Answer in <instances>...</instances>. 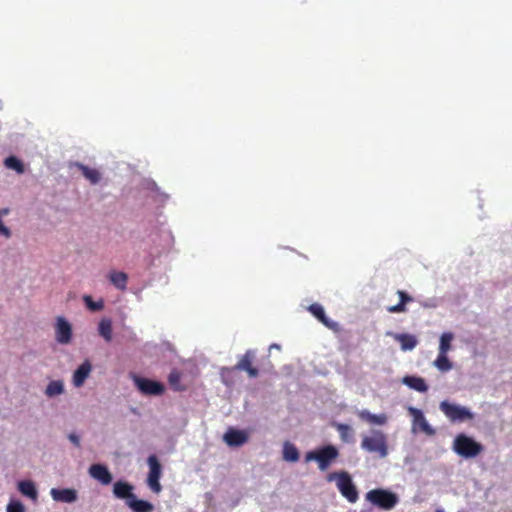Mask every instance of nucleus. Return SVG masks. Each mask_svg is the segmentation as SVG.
<instances>
[{
	"label": "nucleus",
	"mask_w": 512,
	"mask_h": 512,
	"mask_svg": "<svg viewBox=\"0 0 512 512\" xmlns=\"http://www.w3.org/2000/svg\"><path fill=\"white\" fill-rule=\"evenodd\" d=\"M338 449L333 445H326L305 454V461H316L321 471L327 470L331 464L338 458Z\"/></svg>",
	"instance_id": "obj_2"
},
{
	"label": "nucleus",
	"mask_w": 512,
	"mask_h": 512,
	"mask_svg": "<svg viewBox=\"0 0 512 512\" xmlns=\"http://www.w3.org/2000/svg\"><path fill=\"white\" fill-rule=\"evenodd\" d=\"M5 166L8 169L16 171L18 174L24 173V165L21 160L15 156H9L4 161Z\"/></svg>",
	"instance_id": "obj_31"
},
{
	"label": "nucleus",
	"mask_w": 512,
	"mask_h": 512,
	"mask_svg": "<svg viewBox=\"0 0 512 512\" xmlns=\"http://www.w3.org/2000/svg\"><path fill=\"white\" fill-rule=\"evenodd\" d=\"M397 294L400 298V302L396 305L387 307V311L390 313H403L406 312V304L413 301V298L405 291L398 290Z\"/></svg>",
	"instance_id": "obj_20"
},
{
	"label": "nucleus",
	"mask_w": 512,
	"mask_h": 512,
	"mask_svg": "<svg viewBox=\"0 0 512 512\" xmlns=\"http://www.w3.org/2000/svg\"><path fill=\"white\" fill-rule=\"evenodd\" d=\"M309 311L315 316L321 323H323L328 328H333L336 324L331 322L325 314L324 308L317 303H314L309 306Z\"/></svg>",
	"instance_id": "obj_22"
},
{
	"label": "nucleus",
	"mask_w": 512,
	"mask_h": 512,
	"mask_svg": "<svg viewBox=\"0 0 512 512\" xmlns=\"http://www.w3.org/2000/svg\"><path fill=\"white\" fill-rule=\"evenodd\" d=\"M134 382L138 390L144 395L158 396L163 394L165 391L164 385L158 381L142 377H135Z\"/></svg>",
	"instance_id": "obj_8"
},
{
	"label": "nucleus",
	"mask_w": 512,
	"mask_h": 512,
	"mask_svg": "<svg viewBox=\"0 0 512 512\" xmlns=\"http://www.w3.org/2000/svg\"><path fill=\"white\" fill-rule=\"evenodd\" d=\"M334 427L338 431L340 435V439L345 443L353 442L354 432L353 429L348 424L343 423H335Z\"/></svg>",
	"instance_id": "obj_25"
},
{
	"label": "nucleus",
	"mask_w": 512,
	"mask_h": 512,
	"mask_svg": "<svg viewBox=\"0 0 512 512\" xmlns=\"http://www.w3.org/2000/svg\"><path fill=\"white\" fill-rule=\"evenodd\" d=\"M224 441L230 447H239L248 441V436L244 431L230 428L224 434Z\"/></svg>",
	"instance_id": "obj_13"
},
{
	"label": "nucleus",
	"mask_w": 512,
	"mask_h": 512,
	"mask_svg": "<svg viewBox=\"0 0 512 512\" xmlns=\"http://www.w3.org/2000/svg\"><path fill=\"white\" fill-rule=\"evenodd\" d=\"M358 417L362 420L367 422L368 424L372 425H384L387 422V415L382 414H372L368 410H361L358 412Z\"/></svg>",
	"instance_id": "obj_18"
},
{
	"label": "nucleus",
	"mask_w": 512,
	"mask_h": 512,
	"mask_svg": "<svg viewBox=\"0 0 512 512\" xmlns=\"http://www.w3.org/2000/svg\"><path fill=\"white\" fill-rule=\"evenodd\" d=\"M299 452L292 443L285 442L283 446V459L288 462H297L299 460Z\"/></svg>",
	"instance_id": "obj_27"
},
{
	"label": "nucleus",
	"mask_w": 512,
	"mask_h": 512,
	"mask_svg": "<svg viewBox=\"0 0 512 512\" xmlns=\"http://www.w3.org/2000/svg\"><path fill=\"white\" fill-rule=\"evenodd\" d=\"M402 381L409 388L414 389L418 392H427L428 390V386L425 380L421 377L405 376Z\"/></svg>",
	"instance_id": "obj_21"
},
{
	"label": "nucleus",
	"mask_w": 512,
	"mask_h": 512,
	"mask_svg": "<svg viewBox=\"0 0 512 512\" xmlns=\"http://www.w3.org/2000/svg\"><path fill=\"white\" fill-rule=\"evenodd\" d=\"M83 300L86 304V307L91 311H100L104 307L103 300H99V301L95 302V301H93L92 297L89 295H85L83 297Z\"/></svg>",
	"instance_id": "obj_34"
},
{
	"label": "nucleus",
	"mask_w": 512,
	"mask_h": 512,
	"mask_svg": "<svg viewBox=\"0 0 512 512\" xmlns=\"http://www.w3.org/2000/svg\"><path fill=\"white\" fill-rule=\"evenodd\" d=\"M483 446L464 433L458 434L453 441V450L464 458H474L483 451Z\"/></svg>",
	"instance_id": "obj_3"
},
{
	"label": "nucleus",
	"mask_w": 512,
	"mask_h": 512,
	"mask_svg": "<svg viewBox=\"0 0 512 512\" xmlns=\"http://www.w3.org/2000/svg\"><path fill=\"white\" fill-rule=\"evenodd\" d=\"M50 494L53 500L57 502L72 503L77 500V491L71 488H53L51 489Z\"/></svg>",
	"instance_id": "obj_15"
},
{
	"label": "nucleus",
	"mask_w": 512,
	"mask_h": 512,
	"mask_svg": "<svg viewBox=\"0 0 512 512\" xmlns=\"http://www.w3.org/2000/svg\"><path fill=\"white\" fill-rule=\"evenodd\" d=\"M409 411L413 415L414 429L417 427L419 430L426 433L427 435L435 434V430L429 425L422 411L412 407L409 409Z\"/></svg>",
	"instance_id": "obj_12"
},
{
	"label": "nucleus",
	"mask_w": 512,
	"mask_h": 512,
	"mask_svg": "<svg viewBox=\"0 0 512 512\" xmlns=\"http://www.w3.org/2000/svg\"><path fill=\"white\" fill-rule=\"evenodd\" d=\"M69 440L77 447L80 446V439L77 435L75 434H70L69 435Z\"/></svg>",
	"instance_id": "obj_37"
},
{
	"label": "nucleus",
	"mask_w": 512,
	"mask_h": 512,
	"mask_svg": "<svg viewBox=\"0 0 512 512\" xmlns=\"http://www.w3.org/2000/svg\"><path fill=\"white\" fill-rule=\"evenodd\" d=\"M18 489L24 496H27L31 499L37 498V495H38L37 489L32 481H29V480L20 481L18 483Z\"/></svg>",
	"instance_id": "obj_26"
},
{
	"label": "nucleus",
	"mask_w": 512,
	"mask_h": 512,
	"mask_svg": "<svg viewBox=\"0 0 512 512\" xmlns=\"http://www.w3.org/2000/svg\"><path fill=\"white\" fill-rule=\"evenodd\" d=\"M361 448L369 453H376L381 458L388 455L387 437L381 430H372L370 435L362 438Z\"/></svg>",
	"instance_id": "obj_1"
},
{
	"label": "nucleus",
	"mask_w": 512,
	"mask_h": 512,
	"mask_svg": "<svg viewBox=\"0 0 512 512\" xmlns=\"http://www.w3.org/2000/svg\"><path fill=\"white\" fill-rule=\"evenodd\" d=\"M9 214L8 208L0 209V235L4 236L5 238L11 237V231L8 227H6L2 221V217Z\"/></svg>",
	"instance_id": "obj_35"
},
{
	"label": "nucleus",
	"mask_w": 512,
	"mask_h": 512,
	"mask_svg": "<svg viewBox=\"0 0 512 512\" xmlns=\"http://www.w3.org/2000/svg\"><path fill=\"white\" fill-rule=\"evenodd\" d=\"M90 476L102 485H109L112 482V474L103 464H92L89 467Z\"/></svg>",
	"instance_id": "obj_11"
},
{
	"label": "nucleus",
	"mask_w": 512,
	"mask_h": 512,
	"mask_svg": "<svg viewBox=\"0 0 512 512\" xmlns=\"http://www.w3.org/2000/svg\"><path fill=\"white\" fill-rule=\"evenodd\" d=\"M64 392V384L61 380H53L51 381L45 390V394L48 397H54L62 394Z\"/></svg>",
	"instance_id": "obj_30"
},
{
	"label": "nucleus",
	"mask_w": 512,
	"mask_h": 512,
	"mask_svg": "<svg viewBox=\"0 0 512 512\" xmlns=\"http://www.w3.org/2000/svg\"><path fill=\"white\" fill-rule=\"evenodd\" d=\"M440 410L452 422H463L465 420H472L473 413L466 407L443 401L440 403Z\"/></svg>",
	"instance_id": "obj_6"
},
{
	"label": "nucleus",
	"mask_w": 512,
	"mask_h": 512,
	"mask_svg": "<svg viewBox=\"0 0 512 512\" xmlns=\"http://www.w3.org/2000/svg\"><path fill=\"white\" fill-rule=\"evenodd\" d=\"M453 334L450 332H445L440 337V344H439V353L441 354H447L448 351L451 349V342L453 340Z\"/></svg>",
	"instance_id": "obj_33"
},
{
	"label": "nucleus",
	"mask_w": 512,
	"mask_h": 512,
	"mask_svg": "<svg viewBox=\"0 0 512 512\" xmlns=\"http://www.w3.org/2000/svg\"><path fill=\"white\" fill-rule=\"evenodd\" d=\"M182 380V373L178 369H173L169 376H168V382L170 386L176 390V391H183L185 390V387L181 384Z\"/></svg>",
	"instance_id": "obj_29"
},
{
	"label": "nucleus",
	"mask_w": 512,
	"mask_h": 512,
	"mask_svg": "<svg viewBox=\"0 0 512 512\" xmlns=\"http://www.w3.org/2000/svg\"><path fill=\"white\" fill-rule=\"evenodd\" d=\"M7 512H25V508L20 501H11L7 505Z\"/></svg>",
	"instance_id": "obj_36"
},
{
	"label": "nucleus",
	"mask_w": 512,
	"mask_h": 512,
	"mask_svg": "<svg viewBox=\"0 0 512 512\" xmlns=\"http://www.w3.org/2000/svg\"><path fill=\"white\" fill-rule=\"evenodd\" d=\"M254 358V352L251 350L246 351V353L241 357L238 363L233 367V370L237 371H246L249 377L255 378L258 376L259 371L257 368L252 366V360Z\"/></svg>",
	"instance_id": "obj_10"
},
{
	"label": "nucleus",
	"mask_w": 512,
	"mask_h": 512,
	"mask_svg": "<svg viewBox=\"0 0 512 512\" xmlns=\"http://www.w3.org/2000/svg\"><path fill=\"white\" fill-rule=\"evenodd\" d=\"M134 486L126 481H116L113 484V494L118 499H123L127 501H130L131 498L135 495L133 493Z\"/></svg>",
	"instance_id": "obj_14"
},
{
	"label": "nucleus",
	"mask_w": 512,
	"mask_h": 512,
	"mask_svg": "<svg viewBox=\"0 0 512 512\" xmlns=\"http://www.w3.org/2000/svg\"><path fill=\"white\" fill-rule=\"evenodd\" d=\"M366 499L374 506L386 511L393 509L399 502L395 493L381 488L367 492Z\"/></svg>",
	"instance_id": "obj_5"
},
{
	"label": "nucleus",
	"mask_w": 512,
	"mask_h": 512,
	"mask_svg": "<svg viewBox=\"0 0 512 512\" xmlns=\"http://www.w3.org/2000/svg\"><path fill=\"white\" fill-rule=\"evenodd\" d=\"M109 280L119 290H125L127 287L128 276L124 272L112 271L109 274Z\"/></svg>",
	"instance_id": "obj_23"
},
{
	"label": "nucleus",
	"mask_w": 512,
	"mask_h": 512,
	"mask_svg": "<svg viewBox=\"0 0 512 512\" xmlns=\"http://www.w3.org/2000/svg\"><path fill=\"white\" fill-rule=\"evenodd\" d=\"M92 370V365L89 360H85L73 374V384L75 387H81Z\"/></svg>",
	"instance_id": "obj_16"
},
{
	"label": "nucleus",
	"mask_w": 512,
	"mask_h": 512,
	"mask_svg": "<svg viewBox=\"0 0 512 512\" xmlns=\"http://www.w3.org/2000/svg\"><path fill=\"white\" fill-rule=\"evenodd\" d=\"M112 321L109 318H103L99 322L98 332L101 337L104 338L106 342H110L112 340Z\"/></svg>",
	"instance_id": "obj_24"
},
{
	"label": "nucleus",
	"mask_w": 512,
	"mask_h": 512,
	"mask_svg": "<svg viewBox=\"0 0 512 512\" xmlns=\"http://www.w3.org/2000/svg\"><path fill=\"white\" fill-rule=\"evenodd\" d=\"M55 338L60 344H68L72 339V327L63 317H57Z\"/></svg>",
	"instance_id": "obj_9"
},
{
	"label": "nucleus",
	"mask_w": 512,
	"mask_h": 512,
	"mask_svg": "<svg viewBox=\"0 0 512 512\" xmlns=\"http://www.w3.org/2000/svg\"><path fill=\"white\" fill-rule=\"evenodd\" d=\"M149 466V473L147 477V484L154 493H159L162 490V486L159 482L162 467L156 455H150L147 459Z\"/></svg>",
	"instance_id": "obj_7"
},
{
	"label": "nucleus",
	"mask_w": 512,
	"mask_h": 512,
	"mask_svg": "<svg viewBox=\"0 0 512 512\" xmlns=\"http://www.w3.org/2000/svg\"><path fill=\"white\" fill-rule=\"evenodd\" d=\"M435 367L442 371L447 372L452 369V363L447 357V354H441L439 353L436 360L434 361Z\"/></svg>",
	"instance_id": "obj_32"
},
{
	"label": "nucleus",
	"mask_w": 512,
	"mask_h": 512,
	"mask_svg": "<svg viewBox=\"0 0 512 512\" xmlns=\"http://www.w3.org/2000/svg\"><path fill=\"white\" fill-rule=\"evenodd\" d=\"M126 505L133 512H152L154 510L152 503L146 500L137 499L136 495H134L130 501H127Z\"/></svg>",
	"instance_id": "obj_19"
},
{
	"label": "nucleus",
	"mask_w": 512,
	"mask_h": 512,
	"mask_svg": "<svg viewBox=\"0 0 512 512\" xmlns=\"http://www.w3.org/2000/svg\"><path fill=\"white\" fill-rule=\"evenodd\" d=\"M83 176L90 181L91 184H97L101 179V174L98 170L89 168L83 164H78Z\"/></svg>",
	"instance_id": "obj_28"
},
{
	"label": "nucleus",
	"mask_w": 512,
	"mask_h": 512,
	"mask_svg": "<svg viewBox=\"0 0 512 512\" xmlns=\"http://www.w3.org/2000/svg\"><path fill=\"white\" fill-rule=\"evenodd\" d=\"M328 480H336V485L343 497H345L350 503H355L358 498V491L354 485L351 476L345 472H334L328 476Z\"/></svg>",
	"instance_id": "obj_4"
},
{
	"label": "nucleus",
	"mask_w": 512,
	"mask_h": 512,
	"mask_svg": "<svg viewBox=\"0 0 512 512\" xmlns=\"http://www.w3.org/2000/svg\"><path fill=\"white\" fill-rule=\"evenodd\" d=\"M394 339L400 343V346H401V349L403 351H410V350H413L417 344H418V340L417 338L412 335V334H408V333H400V334H392Z\"/></svg>",
	"instance_id": "obj_17"
}]
</instances>
